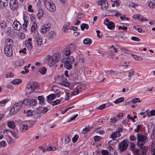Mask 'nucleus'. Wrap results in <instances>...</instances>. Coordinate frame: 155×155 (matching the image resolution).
<instances>
[{"label":"nucleus","mask_w":155,"mask_h":155,"mask_svg":"<svg viewBox=\"0 0 155 155\" xmlns=\"http://www.w3.org/2000/svg\"><path fill=\"white\" fill-rule=\"evenodd\" d=\"M26 46L27 47L28 49L31 50L32 48V46L31 42H27L26 43Z\"/></svg>","instance_id":"49530a36"},{"label":"nucleus","mask_w":155,"mask_h":155,"mask_svg":"<svg viewBox=\"0 0 155 155\" xmlns=\"http://www.w3.org/2000/svg\"><path fill=\"white\" fill-rule=\"evenodd\" d=\"M21 128L23 130H27L28 129V127L26 124H22L21 125Z\"/></svg>","instance_id":"13d9d810"},{"label":"nucleus","mask_w":155,"mask_h":155,"mask_svg":"<svg viewBox=\"0 0 155 155\" xmlns=\"http://www.w3.org/2000/svg\"><path fill=\"white\" fill-rule=\"evenodd\" d=\"M70 25L69 22H68L66 23L64 26H63L62 30L64 32H66L67 31L69 28V27Z\"/></svg>","instance_id":"a878e982"},{"label":"nucleus","mask_w":155,"mask_h":155,"mask_svg":"<svg viewBox=\"0 0 155 155\" xmlns=\"http://www.w3.org/2000/svg\"><path fill=\"white\" fill-rule=\"evenodd\" d=\"M141 128V125L139 124L137 126V128L135 129L134 131L137 133H139L140 132V128Z\"/></svg>","instance_id":"de8ad7c7"},{"label":"nucleus","mask_w":155,"mask_h":155,"mask_svg":"<svg viewBox=\"0 0 155 155\" xmlns=\"http://www.w3.org/2000/svg\"><path fill=\"white\" fill-rule=\"evenodd\" d=\"M131 38L132 40L135 41H140L139 38L136 37H132Z\"/></svg>","instance_id":"680f3d73"},{"label":"nucleus","mask_w":155,"mask_h":155,"mask_svg":"<svg viewBox=\"0 0 155 155\" xmlns=\"http://www.w3.org/2000/svg\"><path fill=\"white\" fill-rule=\"evenodd\" d=\"M6 46L5 47H13V43L12 39L10 38L7 39L5 41Z\"/></svg>","instance_id":"f3484780"},{"label":"nucleus","mask_w":155,"mask_h":155,"mask_svg":"<svg viewBox=\"0 0 155 155\" xmlns=\"http://www.w3.org/2000/svg\"><path fill=\"white\" fill-rule=\"evenodd\" d=\"M103 155H107L109 154L108 151L106 150H103L101 152Z\"/></svg>","instance_id":"bf43d9fd"},{"label":"nucleus","mask_w":155,"mask_h":155,"mask_svg":"<svg viewBox=\"0 0 155 155\" xmlns=\"http://www.w3.org/2000/svg\"><path fill=\"white\" fill-rule=\"evenodd\" d=\"M42 107H39L36 110V112L37 114H40L42 113Z\"/></svg>","instance_id":"c03bdc74"},{"label":"nucleus","mask_w":155,"mask_h":155,"mask_svg":"<svg viewBox=\"0 0 155 155\" xmlns=\"http://www.w3.org/2000/svg\"><path fill=\"white\" fill-rule=\"evenodd\" d=\"M45 5L47 9L51 12H54L56 9V6L51 0H46Z\"/></svg>","instance_id":"39448f33"},{"label":"nucleus","mask_w":155,"mask_h":155,"mask_svg":"<svg viewBox=\"0 0 155 155\" xmlns=\"http://www.w3.org/2000/svg\"><path fill=\"white\" fill-rule=\"evenodd\" d=\"M28 12H34V10L31 5H28Z\"/></svg>","instance_id":"79ce46f5"},{"label":"nucleus","mask_w":155,"mask_h":155,"mask_svg":"<svg viewBox=\"0 0 155 155\" xmlns=\"http://www.w3.org/2000/svg\"><path fill=\"white\" fill-rule=\"evenodd\" d=\"M81 29L82 30H84L85 28L88 29L89 28V25L88 24L82 23L81 25Z\"/></svg>","instance_id":"473e14b6"},{"label":"nucleus","mask_w":155,"mask_h":155,"mask_svg":"<svg viewBox=\"0 0 155 155\" xmlns=\"http://www.w3.org/2000/svg\"><path fill=\"white\" fill-rule=\"evenodd\" d=\"M105 73H106L107 75H108V73H110V74H113V75H114L116 74H116L117 73L116 71H114L113 70H110V71H107L106 70L105 71Z\"/></svg>","instance_id":"e433bc0d"},{"label":"nucleus","mask_w":155,"mask_h":155,"mask_svg":"<svg viewBox=\"0 0 155 155\" xmlns=\"http://www.w3.org/2000/svg\"><path fill=\"white\" fill-rule=\"evenodd\" d=\"M70 139L68 134L66 135L65 137V142L66 143H68L70 141Z\"/></svg>","instance_id":"a18cd8bd"},{"label":"nucleus","mask_w":155,"mask_h":155,"mask_svg":"<svg viewBox=\"0 0 155 155\" xmlns=\"http://www.w3.org/2000/svg\"><path fill=\"white\" fill-rule=\"evenodd\" d=\"M23 104V102L22 101H19L15 104L10 110V114L12 115L18 113L21 109Z\"/></svg>","instance_id":"f03ea898"},{"label":"nucleus","mask_w":155,"mask_h":155,"mask_svg":"<svg viewBox=\"0 0 155 155\" xmlns=\"http://www.w3.org/2000/svg\"><path fill=\"white\" fill-rule=\"evenodd\" d=\"M137 146L138 147H144L143 145L146 142L147 136L140 134H137Z\"/></svg>","instance_id":"20e7f679"},{"label":"nucleus","mask_w":155,"mask_h":155,"mask_svg":"<svg viewBox=\"0 0 155 155\" xmlns=\"http://www.w3.org/2000/svg\"><path fill=\"white\" fill-rule=\"evenodd\" d=\"M64 67L68 70H70L71 69L72 66L71 63H69L64 62Z\"/></svg>","instance_id":"393cba45"},{"label":"nucleus","mask_w":155,"mask_h":155,"mask_svg":"<svg viewBox=\"0 0 155 155\" xmlns=\"http://www.w3.org/2000/svg\"><path fill=\"white\" fill-rule=\"evenodd\" d=\"M26 113L27 116H33V115L35 117V114H36V112L35 111H31V110L27 111Z\"/></svg>","instance_id":"bb28decb"},{"label":"nucleus","mask_w":155,"mask_h":155,"mask_svg":"<svg viewBox=\"0 0 155 155\" xmlns=\"http://www.w3.org/2000/svg\"><path fill=\"white\" fill-rule=\"evenodd\" d=\"M131 102L134 103H136L137 102H141L140 99L139 98H135L132 100Z\"/></svg>","instance_id":"0e129e2a"},{"label":"nucleus","mask_w":155,"mask_h":155,"mask_svg":"<svg viewBox=\"0 0 155 155\" xmlns=\"http://www.w3.org/2000/svg\"><path fill=\"white\" fill-rule=\"evenodd\" d=\"M75 60L73 56H70L69 57L65 58L62 60V61L63 63L67 62L73 64L74 61Z\"/></svg>","instance_id":"f8f14e48"},{"label":"nucleus","mask_w":155,"mask_h":155,"mask_svg":"<svg viewBox=\"0 0 155 155\" xmlns=\"http://www.w3.org/2000/svg\"><path fill=\"white\" fill-rule=\"evenodd\" d=\"M128 144V142L126 140L122 142L119 146L120 151L122 152L125 150L127 148Z\"/></svg>","instance_id":"6e6552de"},{"label":"nucleus","mask_w":155,"mask_h":155,"mask_svg":"<svg viewBox=\"0 0 155 155\" xmlns=\"http://www.w3.org/2000/svg\"><path fill=\"white\" fill-rule=\"evenodd\" d=\"M101 6V8L103 10H106L108 6V3L107 1L103 0Z\"/></svg>","instance_id":"a211bd4d"},{"label":"nucleus","mask_w":155,"mask_h":155,"mask_svg":"<svg viewBox=\"0 0 155 155\" xmlns=\"http://www.w3.org/2000/svg\"><path fill=\"white\" fill-rule=\"evenodd\" d=\"M35 41L38 45H40L42 44V38L41 37L39 36H37L36 37Z\"/></svg>","instance_id":"aec40b11"},{"label":"nucleus","mask_w":155,"mask_h":155,"mask_svg":"<svg viewBox=\"0 0 155 155\" xmlns=\"http://www.w3.org/2000/svg\"><path fill=\"white\" fill-rule=\"evenodd\" d=\"M117 119L116 117H114L111 118L110 119V121L111 123H115L117 120Z\"/></svg>","instance_id":"052dcab7"},{"label":"nucleus","mask_w":155,"mask_h":155,"mask_svg":"<svg viewBox=\"0 0 155 155\" xmlns=\"http://www.w3.org/2000/svg\"><path fill=\"white\" fill-rule=\"evenodd\" d=\"M63 53L64 54H65L66 56H68L70 54L71 50L68 48L67 47L64 49Z\"/></svg>","instance_id":"5701e85b"},{"label":"nucleus","mask_w":155,"mask_h":155,"mask_svg":"<svg viewBox=\"0 0 155 155\" xmlns=\"http://www.w3.org/2000/svg\"><path fill=\"white\" fill-rule=\"evenodd\" d=\"M56 36V33L54 31H51L49 35V37L51 39H53Z\"/></svg>","instance_id":"cd10ccee"},{"label":"nucleus","mask_w":155,"mask_h":155,"mask_svg":"<svg viewBox=\"0 0 155 155\" xmlns=\"http://www.w3.org/2000/svg\"><path fill=\"white\" fill-rule=\"evenodd\" d=\"M4 51L5 55L8 57L11 56L13 54L12 47H5Z\"/></svg>","instance_id":"9b49d317"},{"label":"nucleus","mask_w":155,"mask_h":155,"mask_svg":"<svg viewBox=\"0 0 155 155\" xmlns=\"http://www.w3.org/2000/svg\"><path fill=\"white\" fill-rule=\"evenodd\" d=\"M79 137L78 135H75L74 137L72 138V141L73 143L76 142Z\"/></svg>","instance_id":"5fc2aeb1"},{"label":"nucleus","mask_w":155,"mask_h":155,"mask_svg":"<svg viewBox=\"0 0 155 155\" xmlns=\"http://www.w3.org/2000/svg\"><path fill=\"white\" fill-rule=\"evenodd\" d=\"M55 98V95L54 94H51L47 97V100L48 103L52 104L51 100H53Z\"/></svg>","instance_id":"6ab92c4d"},{"label":"nucleus","mask_w":155,"mask_h":155,"mask_svg":"<svg viewBox=\"0 0 155 155\" xmlns=\"http://www.w3.org/2000/svg\"><path fill=\"white\" fill-rule=\"evenodd\" d=\"M50 25L48 23L43 25L41 30V32L43 33H45L50 30Z\"/></svg>","instance_id":"ddd939ff"},{"label":"nucleus","mask_w":155,"mask_h":155,"mask_svg":"<svg viewBox=\"0 0 155 155\" xmlns=\"http://www.w3.org/2000/svg\"><path fill=\"white\" fill-rule=\"evenodd\" d=\"M68 48H69V49H70V50L71 51H73L74 50L75 48V46L74 45V44H70L68 47H67Z\"/></svg>","instance_id":"37998d69"},{"label":"nucleus","mask_w":155,"mask_h":155,"mask_svg":"<svg viewBox=\"0 0 155 155\" xmlns=\"http://www.w3.org/2000/svg\"><path fill=\"white\" fill-rule=\"evenodd\" d=\"M8 126L12 128H14L15 127V124L13 122H9L8 123Z\"/></svg>","instance_id":"ea45409f"},{"label":"nucleus","mask_w":155,"mask_h":155,"mask_svg":"<svg viewBox=\"0 0 155 155\" xmlns=\"http://www.w3.org/2000/svg\"><path fill=\"white\" fill-rule=\"evenodd\" d=\"M60 102V101H59V100H56V101H55L53 102H52V103L51 104L53 105H54L57 104H59Z\"/></svg>","instance_id":"774afa93"},{"label":"nucleus","mask_w":155,"mask_h":155,"mask_svg":"<svg viewBox=\"0 0 155 155\" xmlns=\"http://www.w3.org/2000/svg\"><path fill=\"white\" fill-rule=\"evenodd\" d=\"M129 146L130 147V150H132L134 153L135 151L136 150V149H137L135 148V145L134 143L131 142L130 143Z\"/></svg>","instance_id":"c85d7f7f"},{"label":"nucleus","mask_w":155,"mask_h":155,"mask_svg":"<svg viewBox=\"0 0 155 155\" xmlns=\"http://www.w3.org/2000/svg\"><path fill=\"white\" fill-rule=\"evenodd\" d=\"M119 137L118 134L116 132H113L110 135L111 138L113 140H115L117 137Z\"/></svg>","instance_id":"7c9ffc66"},{"label":"nucleus","mask_w":155,"mask_h":155,"mask_svg":"<svg viewBox=\"0 0 155 155\" xmlns=\"http://www.w3.org/2000/svg\"><path fill=\"white\" fill-rule=\"evenodd\" d=\"M79 90L78 88H76L73 91L71 92V94L73 95L78 94L79 93Z\"/></svg>","instance_id":"4c0bfd02"},{"label":"nucleus","mask_w":155,"mask_h":155,"mask_svg":"<svg viewBox=\"0 0 155 155\" xmlns=\"http://www.w3.org/2000/svg\"><path fill=\"white\" fill-rule=\"evenodd\" d=\"M151 148L152 155H155V143L154 142L152 143Z\"/></svg>","instance_id":"c756f323"},{"label":"nucleus","mask_w":155,"mask_h":155,"mask_svg":"<svg viewBox=\"0 0 155 155\" xmlns=\"http://www.w3.org/2000/svg\"><path fill=\"white\" fill-rule=\"evenodd\" d=\"M132 56L136 60L141 61L142 59V58L141 57L138 56L136 55L132 54Z\"/></svg>","instance_id":"a19ab883"},{"label":"nucleus","mask_w":155,"mask_h":155,"mask_svg":"<svg viewBox=\"0 0 155 155\" xmlns=\"http://www.w3.org/2000/svg\"><path fill=\"white\" fill-rule=\"evenodd\" d=\"M104 24L107 26V28L109 29L113 30L115 28V24L114 23L111 21H110L107 18L105 19Z\"/></svg>","instance_id":"1a4fd4ad"},{"label":"nucleus","mask_w":155,"mask_h":155,"mask_svg":"<svg viewBox=\"0 0 155 155\" xmlns=\"http://www.w3.org/2000/svg\"><path fill=\"white\" fill-rule=\"evenodd\" d=\"M22 81V80L20 79H16L12 81V83L14 84H19Z\"/></svg>","instance_id":"2f4dec72"},{"label":"nucleus","mask_w":155,"mask_h":155,"mask_svg":"<svg viewBox=\"0 0 155 155\" xmlns=\"http://www.w3.org/2000/svg\"><path fill=\"white\" fill-rule=\"evenodd\" d=\"M47 151L52 150L55 151L56 148L55 147L53 146H50L47 148Z\"/></svg>","instance_id":"3c124183"},{"label":"nucleus","mask_w":155,"mask_h":155,"mask_svg":"<svg viewBox=\"0 0 155 155\" xmlns=\"http://www.w3.org/2000/svg\"><path fill=\"white\" fill-rule=\"evenodd\" d=\"M6 75L7 78H12L14 76V74L12 73H8Z\"/></svg>","instance_id":"e2e57ef3"},{"label":"nucleus","mask_w":155,"mask_h":155,"mask_svg":"<svg viewBox=\"0 0 155 155\" xmlns=\"http://www.w3.org/2000/svg\"><path fill=\"white\" fill-rule=\"evenodd\" d=\"M37 87V82H31L26 86L25 89L26 93L28 94H30L34 91Z\"/></svg>","instance_id":"7ed1b4c3"},{"label":"nucleus","mask_w":155,"mask_h":155,"mask_svg":"<svg viewBox=\"0 0 155 155\" xmlns=\"http://www.w3.org/2000/svg\"><path fill=\"white\" fill-rule=\"evenodd\" d=\"M37 24L35 23H33L31 27V32H33L34 31H35L37 28Z\"/></svg>","instance_id":"f704fd0d"},{"label":"nucleus","mask_w":155,"mask_h":155,"mask_svg":"<svg viewBox=\"0 0 155 155\" xmlns=\"http://www.w3.org/2000/svg\"><path fill=\"white\" fill-rule=\"evenodd\" d=\"M6 23V22L3 21H2L0 24L1 27L2 28H5L7 27Z\"/></svg>","instance_id":"58836bf2"},{"label":"nucleus","mask_w":155,"mask_h":155,"mask_svg":"<svg viewBox=\"0 0 155 155\" xmlns=\"http://www.w3.org/2000/svg\"><path fill=\"white\" fill-rule=\"evenodd\" d=\"M8 101V99L3 100L0 101V105L2 104H5Z\"/></svg>","instance_id":"69168bd1"},{"label":"nucleus","mask_w":155,"mask_h":155,"mask_svg":"<svg viewBox=\"0 0 155 155\" xmlns=\"http://www.w3.org/2000/svg\"><path fill=\"white\" fill-rule=\"evenodd\" d=\"M47 58L48 60V64L50 66H51L54 65L60 60L61 55L60 53H56L51 56L50 55L47 56Z\"/></svg>","instance_id":"f257e3e1"},{"label":"nucleus","mask_w":155,"mask_h":155,"mask_svg":"<svg viewBox=\"0 0 155 155\" xmlns=\"http://www.w3.org/2000/svg\"><path fill=\"white\" fill-rule=\"evenodd\" d=\"M120 5L119 3L116 0H115L114 1L113 3L112 4V6L114 7L115 5H116L117 7H118Z\"/></svg>","instance_id":"4d7b16f0"},{"label":"nucleus","mask_w":155,"mask_h":155,"mask_svg":"<svg viewBox=\"0 0 155 155\" xmlns=\"http://www.w3.org/2000/svg\"><path fill=\"white\" fill-rule=\"evenodd\" d=\"M139 149H136L133 153L134 155H147L146 153L147 151L148 148L147 147H139Z\"/></svg>","instance_id":"423d86ee"},{"label":"nucleus","mask_w":155,"mask_h":155,"mask_svg":"<svg viewBox=\"0 0 155 155\" xmlns=\"http://www.w3.org/2000/svg\"><path fill=\"white\" fill-rule=\"evenodd\" d=\"M92 42L91 40L89 38H85L83 41L84 44L88 45H91L92 43Z\"/></svg>","instance_id":"4be33fe9"},{"label":"nucleus","mask_w":155,"mask_h":155,"mask_svg":"<svg viewBox=\"0 0 155 155\" xmlns=\"http://www.w3.org/2000/svg\"><path fill=\"white\" fill-rule=\"evenodd\" d=\"M22 102L23 104L30 106H34L37 104L36 100L34 99H26Z\"/></svg>","instance_id":"0eeeda50"},{"label":"nucleus","mask_w":155,"mask_h":155,"mask_svg":"<svg viewBox=\"0 0 155 155\" xmlns=\"http://www.w3.org/2000/svg\"><path fill=\"white\" fill-rule=\"evenodd\" d=\"M65 94L66 95V96L65 97V100H69V98L70 97V96L69 95V93H67L66 91H64V92H63L62 93V94Z\"/></svg>","instance_id":"864d4df0"},{"label":"nucleus","mask_w":155,"mask_h":155,"mask_svg":"<svg viewBox=\"0 0 155 155\" xmlns=\"http://www.w3.org/2000/svg\"><path fill=\"white\" fill-rule=\"evenodd\" d=\"M29 18L27 16H24L23 17V20L24 21V23H27L28 24L29 21H28Z\"/></svg>","instance_id":"6e6d98bb"},{"label":"nucleus","mask_w":155,"mask_h":155,"mask_svg":"<svg viewBox=\"0 0 155 155\" xmlns=\"http://www.w3.org/2000/svg\"><path fill=\"white\" fill-rule=\"evenodd\" d=\"M38 98L41 103H44V101L45 100V99L42 96H39L38 97Z\"/></svg>","instance_id":"8fccbe9b"},{"label":"nucleus","mask_w":155,"mask_h":155,"mask_svg":"<svg viewBox=\"0 0 155 155\" xmlns=\"http://www.w3.org/2000/svg\"><path fill=\"white\" fill-rule=\"evenodd\" d=\"M71 76L72 77L73 79H76L78 78V74L75 72L72 73L71 74Z\"/></svg>","instance_id":"603ef678"},{"label":"nucleus","mask_w":155,"mask_h":155,"mask_svg":"<svg viewBox=\"0 0 155 155\" xmlns=\"http://www.w3.org/2000/svg\"><path fill=\"white\" fill-rule=\"evenodd\" d=\"M13 26L17 31H19L22 28L21 25L18 21H15L13 22Z\"/></svg>","instance_id":"4468645a"},{"label":"nucleus","mask_w":155,"mask_h":155,"mask_svg":"<svg viewBox=\"0 0 155 155\" xmlns=\"http://www.w3.org/2000/svg\"><path fill=\"white\" fill-rule=\"evenodd\" d=\"M134 71L132 69L130 70L129 72V77H130L132 75H133L134 74Z\"/></svg>","instance_id":"338daca9"},{"label":"nucleus","mask_w":155,"mask_h":155,"mask_svg":"<svg viewBox=\"0 0 155 155\" xmlns=\"http://www.w3.org/2000/svg\"><path fill=\"white\" fill-rule=\"evenodd\" d=\"M18 5V2L17 0H10L9 5L11 9L15 10L17 8Z\"/></svg>","instance_id":"9d476101"},{"label":"nucleus","mask_w":155,"mask_h":155,"mask_svg":"<svg viewBox=\"0 0 155 155\" xmlns=\"http://www.w3.org/2000/svg\"><path fill=\"white\" fill-rule=\"evenodd\" d=\"M47 69L44 67L41 68L39 70V71L42 74H45L46 73Z\"/></svg>","instance_id":"72a5a7b5"},{"label":"nucleus","mask_w":155,"mask_h":155,"mask_svg":"<svg viewBox=\"0 0 155 155\" xmlns=\"http://www.w3.org/2000/svg\"><path fill=\"white\" fill-rule=\"evenodd\" d=\"M4 132H6L8 133H10L11 134L14 138H18V137L16 135V133L13 130H5Z\"/></svg>","instance_id":"412c9836"},{"label":"nucleus","mask_w":155,"mask_h":155,"mask_svg":"<svg viewBox=\"0 0 155 155\" xmlns=\"http://www.w3.org/2000/svg\"><path fill=\"white\" fill-rule=\"evenodd\" d=\"M8 0H0V7L2 8H6L8 4Z\"/></svg>","instance_id":"dca6fc26"},{"label":"nucleus","mask_w":155,"mask_h":155,"mask_svg":"<svg viewBox=\"0 0 155 155\" xmlns=\"http://www.w3.org/2000/svg\"><path fill=\"white\" fill-rule=\"evenodd\" d=\"M24 61L22 60H19L15 61V65L16 66H21L24 64Z\"/></svg>","instance_id":"b1692460"},{"label":"nucleus","mask_w":155,"mask_h":155,"mask_svg":"<svg viewBox=\"0 0 155 155\" xmlns=\"http://www.w3.org/2000/svg\"><path fill=\"white\" fill-rule=\"evenodd\" d=\"M91 128L92 127L89 126L87 127H86L83 130L84 134H86L87 132H88Z\"/></svg>","instance_id":"09e8293b"},{"label":"nucleus","mask_w":155,"mask_h":155,"mask_svg":"<svg viewBox=\"0 0 155 155\" xmlns=\"http://www.w3.org/2000/svg\"><path fill=\"white\" fill-rule=\"evenodd\" d=\"M124 101V98L121 97L120 98H118L114 101V103L116 104H118L119 103L123 101Z\"/></svg>","instance_id":"c9c22d12"},{"label":"nucleus","mask_w":155,"mask_h":155,"mask_svg":"<svg viewBox=\"0 0 155 155\" xmlns=\"http://www.w3.org/2000/svg\"><path fill=\"white\" fill-rule=\"evenodd\" d=\"M44 11L41 8H39L38 10L37 16L39 19H40L42 17L44 14Z\"/></svg>","instance_id":"2eb2a0df"}]
</instances>
